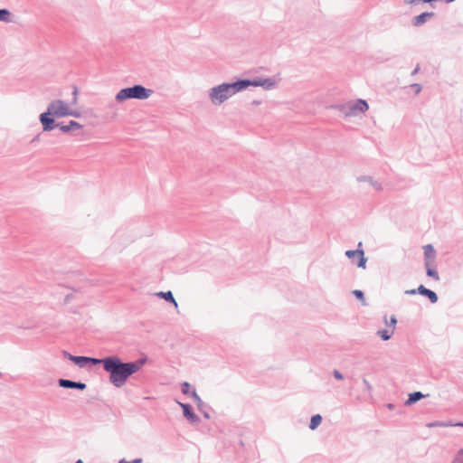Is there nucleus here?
Returning <instances> with one entry per match:
<instances>
[{"label":"nucleus","mask_w":463,"mask_h":463,"mask_svg":"<svg viewBox=\"0 0 463 463\" xmlns=\"http://www.w3.org/2000/svg\"><path fill=\"white\" fill-rule=\"evenodd\" d=\"M146 358L134 362L124 363L118 356H110L107 360L105 371L109 373V382L117 388L122 387L129 376L138 372L146 364Z\"/></svg>","instance_id":"nucleus-1"},{"label":"nucleus","mask_w":463,"mask_h":463,"mask_svg":"<svg viewBox=\"0 0 463 463\" xmlns=\"http://www.w3.org/2000/svg\"><path fill=\"white\" fill-rule=\"evenodd\" d=\"M69 106L61 99L52 100L47 107V110L39 116V120L43 126V131H52L56 128V118L68 117Z\"/></svg>","instance_id":"nucleus-2"},{"label":"nucleus","mask_w":463,"mask_h":463,"mask_svg":"<svg viewBox=\"0 0 463 463\" xmlns=\"http://www.w3.org/2000/svg\"><path fill=\"white\" fill-rule=\"evenodd\" d=\"M242 90H244L241 80L232 83L223 82L209 89L208 98L213 106H221L236 93Z\"/></svg>","instance_id":"nucleus-3"},{"label":"nucleus","mask_w":463,"mask_h":463,"mask_svg":"<svg viewBox=\"0 0 463 463\" xmlns=\"http://www.w3.org/2000/svg\"><path fill=\"white\" fill-rule=\"evenodd\" d=\"M154 90L140 84L120 90L115 96L117 102H123L127 99H147L152 96Z\"/></svg>","instance_id":"nucleus-4"},{"label":"nucleus","mask_w":463,"mask_h":463,"mask_svg":"<svg viewBox=\"0 0 463 463\" xmlns=\"http://www.w3.org/2000/svg\"><path fill=\"white\" fill-rule=\"evenodd\" d=\"M337 109L345 118H351L366 112L369 109V105L365 99H358L341 104Z\"/></svg>","instance_id":"nucleus-5"},{"label":"nucleus","mask_w":463,"mask_h":463,"mask_svg":"<svg viewBox=\"0 0 463 463\" xmlns=\"http://www.w3.org/2000/svg\"><path fill=\"white\" fill-rule=\"evenodd\" d=\"M243 90L250 86L262 87L264 90H270L277 87L278 80L275 78H256L253 80H241Z\"/></svg>","instance_id":"nucleus-6"},{"label":"nucleus","mask_w":463,"mask_h":463,"mask_svg":"<svg viewBox=\"0 0 463 463\" xmlns=\"http://www.w3.org/2000/svg\"><path fill=\"white\" fill-rule=\"evenodd\" d=\"M362 245V242H359L356 250H348L345 255L351 260L352 263H355L358 268L365 269L367 258L364 256Z\"/></svg>","instance_id":"nucleus-7"},{"label":"nucleus","mask_w":463,"mask_h":463,"mask_svg":"<svg viewBox=\"0 0 463 463\" xmlns=\"http://www.w3.org/2000/svg\"><path fill=\"white\" fill-rule=\"evenodd\" d=\"M406 295H415L420 294L429 298V300L434 304L438 301V295L433 291L423 285H420L417 288L414 289H408L404 292Z\"/></svg>","instance_id":"nucleus-8"},{"label":"nucleus","mask_w":463,"mask_h":463,"mask_svg":"<svg viewBox=\"0 0 463 463\" xmlns=\"http://www.w3.org/2000/svg\"><path fill=\"white\" fill-rule=\"evenodd\" d=\"M58 384L60 387L65 388V389H77V390L83 391L87 388V385L84 383L74 382V381L68 380V379H59Z\"/></svg>","instance_id":"nucleus-9"},{"label":"nucleus","mask_w":463,"mask_h":463,"mask_svg":"<svg viewBox=\"0 0 463 463\" xmlns=\"http://www.w3.org/2000/svg\"><path fill=\"white\" fill-rule=\"evenodd\" d=\"M183 409L184 416L192 423L199 421V417L194 412L193 408L188 403L178 402Z\"/></svg>","instance_id":"nucleus-10"},{"label":"nucleus","mask_w":463,"mask_h":463,"mask_svg":"<svg viewBox=\"0 0 463 463\" xmlns=\"http://www.w3.org/2000/svg\"><path fill=\"white\" fill-rule=\"evenodd\" d=\"M359 183H367L373 190L380 192L383 190V184L378 180L369 175H360L356 178Z\"/></svg>","instance_id":"nucleus-11"},{"label":"nucleus","mask_w":463,"mask_h":463,"mask_svg":"<svg viewBox=\"0 0 463 463\" xmlns=\"http://www.w3.org/2000/svg\"><path fill=\"white\" fill-rule=\"evenodd\" d=\"M62 355L64 358H67L70 361L73 362L75 364H77L80 368H83L88 364L87 356L72 355L71 354H70L67 351H62Z\"/></svg>","instance_id":"nucleus-12"},{"label":"nucleus","mask_w":463,"mask_h":463,"mask_svg":"<svg viewBox=\"0 0 463 463\" xmlns=\"http://www.w3.org/2000/svg\"><path fill=\"white\" fill-rule=\"evenodd\" d=\"M434 15V13L433 12H425V13H422L417 16L414 17L413 19V24L415 26H420L422 25L428 18H430Z\"/></svg>","instance_id":"nucleus-13"},{"label":"nucleus","mask_w":463,"mask_h":463,"mask_svg":"<svg viewBox=\"0 0 463 463\" xmlns=\"http://www.w3.org/2000/svg\"><path fill=\"white\" fill-rule=\"evenodd\" d=\"M191 394H192L193 398L194 399L199 411L203 413L204 418L210 419V414L207 411H203V408L205 407V404L202 401L200 396L197 394L196 391L194 390Z\"/></svg>","instance_id":"nucleus-14"},{"label":"nucleus","mask_w":463,"mask_h":463,"mask_svg":"<svg viewBox=\"0 0 463 463\" xmlns=\"http://www.w3.org/2000/svg\"><path fill=\"white\" fill-rule=\"evenodd\" d=\"M156 295L160 298H163L165 299V301L169 302V303H172L175 305V307H178V304L177 302L175 301V298H174V295L172 293V291H160V292H157L156 293Z\"/></svg>","instance_id":"nucleus-15"},{"label":"nucleus","mask_w":463,"mask_h":463,"mask_svg":"<svg viewBox=\"0 0 463 463\" xmlns=\"http://www.w3.org/2000/svg\"><path fill=\"white\" fill-rule=\"evenodd\" d=\"M424 397H425V395L420 392H411L409 394V397H408L407 401L405 402V405H407V406L412 405L413 403L417 402L418 401L421 400Z\"/></svg>","instance_id":"nucleus-16"},{"label":"nucleus","mask_w":463,"mask_h":463,"mask_svg":"<svg viewBox=\"0 0 463 463\" xmlns=\"http://www.w3.org/2000/svg\"><path fill=\"white\" fill-rule=\"evenodd\" d=\"M426 426L428 428H436V427H442V428H445V427H456L455 426V423L452 422L451 420L449 421H439V420H436V421H432V422H429L426 424Z\"/></svg>","instance_id":"nucleus-17"},{"label":"nucleus","mask_w":463,"mask_h":463,"mask_svg":"<svg viewBox=\"0 0 463 463\" xmlns=\"http://www.w3.org/2000/svg\"><path fill=\"white\" fill-rule=\"evenodd\" d=\"M424 250V257L426 260H434L436 256L435 250L431 244H427L423 247Z\"/></svg>","instance_id":"nucleus-18"},{"label":"nucleus","mask_w":463,"mask_h":463,"mask_svg":"<svg viewBox=\"0 0 463 463\" xmlns=\"http://www.w3.org/2000/svg\"><path fill=\"white\" fill-rule=\"evenodd\" d=\"M322 416L320 414H316L311 417L309 429L314 430H316L322 422Z\"/></svg>","instance_id":"nucleus-19"},{"label":"nucleus","mask_w":463,"mask_h":463,"mask_svg":"<svg viewBox=\"0 0 463 463\" xmlns=\"http://www.w3.org/2000/svg\"><path fill=\"white\" fill-rule=\"evenodd\" d=\"M109 359H110V356H108V357H105V358H101V359L92 358V357H88L87 356L88 364H91L93 365L102 364L104 370H105V365L107 364V360H109Z\"/></svg>","instance_id":"nucleus-20"},{"label":"nucleus","mask_w":463,"mask_h":463,"mask_svg":"<svg viewBox=\"0 0 463 463\" xmlns=\"http://www.w3.org/2000/svg\"><path fill=\"white\" fill-rule=\"evenodd\" d=\"M394 329L389 331L387 329H382L377 332V335H379L383 341L389 340L393 335Z\"/></svg>","instance_id":"nucleus-21"},{"label":"nucleus","mask_w":463,"mask_h":463,"mask_svg":"<svg viewBox=\"0 0 463 463\" xmlns=\"http://www.w3.org/2000/svg\"><path fill=\"white\" fill-rule=\"evenodd\" d=\"M11 13L8 9H0V21L5 23L11 22Z\"/></svg>","instance_id":"nucleus-22"},{"label":"nucleus","mask_w":463,"mask_h":463,"mask_svg":"<svg viewBox=\"0 0 463 463\" xmlns=\"http://www.w3.org/2000/svg\"><path fill=\"white\" fill-rule=\"evenodd\" d=\"M425 265H426V268H427V270H426L427 275L429 277L434 279L437 281L439 280V276L438 271L436 269H434L430 268L428 262H426Z\"/></svg>","instance_id":"nucleus-23"},{"label":"nucleus","mask_w":463,"mask_h":463,"mask_svg":"<svg viewBox=\"0 0 463 463\" xmlns=\"http://www.w3.org/2000/svg\"><path fill=\"white\" fill-rule=\"evenodd\" d=\"M452 463H463V449H459L454 455Z\"/></svg>","instance_id":"nucleus-24"},{"label":"nucleus","mask_w":463,"mask_h":463,"mask_svg":"<svg viewBox=\"0 0 463 463\" xmlns=\"http://www.w3.org/2000/svg\"><path fill=\"white\" fill-rule=\"evenodd\" d=\"M353 294H354V296L357 299H359L360 301H362V302H363V305H364V306L366 305V303H365V298H364V292H363L362 290H360V289H354V290L353 291Z\"/></svg>","instance_id":"nucleus-25"},{"label":"nucleus","mask_w":463,"mask_h":463,"mask_svg":"<svg viewBox=\"0 0 463 463\" xmlns=\"http://www.w3.org/2000/svg\"><path fill=\"white\" fill-rule=\"evenodd\" d=\"M56 125H58V126H56V128H58L63 133H69L71 131V128H70L69 124L64 125L62 123L56 122Z\"/></svg>","instance_id":"nucleus-26"},{"label":"nucleus","mask_w":463,"mask_h":463,"mask_svg":"<svg viewBox=\"0 0 463 463\" xmlns=\"http://www.w3.org/2000/svg\"><path fill=\"white\" fill-rule=\"evenodd\" d=\"M69 126L71 128V130H75V129H81L82 128V125H80L79 122L74 121V120H71L69 122Z\"/></svg>","instance_id":"nucleus-27"},{"label":"nucleus","mask_w":463,"mask_h":463,"mask_svg":"<svg viewBox=\"0 0 463 463\" xmlns=\"http://www.w3.org/2000/svg\"><path fill=\"white\" fill-rule=\"evenodd\" d=\"M384 322L386 323V325L394 327L397 324V318L395 317V316H392L390 321L387 322V317L385 316Z\"/></svg>","instance_id":"nucleus-28"},{"label":"nucleus","mask_w":463,"mask_h":463,"mask_svg":"<svg viewBox=\"0 0 463 463\" xmlns=\"http://www.w3.org/2000/svg\"><path fill=\"white\" fill-rule=\"evenodd\" d=\"M181 390L184 394H188L190 392V383L187 382L183 383Z\"/></svg>","instance_id":"nucleus-29"},{"label":"nucleus","mask_w":463,"mask_h":463,"mask_svg":"<svg viewBox=\"0 0 463 463\" xmlns=\"http://www.w3.org/2000/svg\"><path fill=\"white\" fill-rule=\"evenodd\" d=\"M143 462V459L141 458H135L133 460H127L125 458H122L120 460L118 461V463H142Z\"/></svg>","instance_id":"nucleus-30"},{"label":"nucleus","mask_w":463,"mask_h":463,"mask_svg":"<svg viewBox=\"0 0 463 463\" xmlns=\"http://www.w3.org/2000/svg\"><path fill=\"white\" fill-rule=\"evenodd\" d=\"M410 87L414 90L416 94L420 93V91L422 90L421 85L419 84V83H412V84L410 85Z\"/></svg>","instance_id":"nucleus-31"},{"label":"nucleus","mask_w":463,"mask_h":463,"mask_svg":"<svg viewBox=\"0 0 463 463\" xmlns=\"http://www.w3.org/2000/svg\"><path fill=\"white\" fill-rule=\"evenodd\" d=\"M333 376H334L336 380H339V381L344 380V375H343V373H342L340 371L336 370V369H335V370L333 371Z\"/></svg>","instance_id":"nucleus-32"},{"label":"nucleus","mask_w":463,"mask_h":463,"mask_svg":"<svg viewBox=\"0 0 463 463\" xmlns=\"http://www.w3.org/2000/svg\"><path fill=\"white\" fill-rule=\"evenodd\" d=\"M68 116H71V117H75V118H79L80 117V113L76 110H73V109H71L69 108V114Z\"/></svg>","instance_id":"nucleus-33"},{"label":"nucleus","mask_w":463,"mask_h":463,"mask_svg":"<svg viewBox=\"0 0 463 463\" xmlns=\"http://www.w3.org/2000/svg\"><path fill=\"white\" fill-rule=\"evenodd\" d=\"M77 94H78V89L76 87H74L73 91H72V95H73L72 103L73 104H75L77 102Z\"/></svg>","instance_id":"nucleus-34"},{"label":"nucleus","mask_w":463,"mask_h":463,"mask_svg":"<svg viewBox=\"0 0 463 463\" xmlns=\"http://www.w3.org/2000/svg\"><path fill=\"white\" fill-rule=\"evenodd\" d=\"M363 383L368 391L372 390V385L366 379H363Z\"/></svg>","instance_id":"nucleus-35"},{"label":"nucleus","mask_w":463,"mask_h":463,"mask_svg":"<svg viewBox=\"0 0 463 463\" xmlns=\"http://www.w3.org/2000/svg\"><path fill=\"white\" fill-rule=\"evenodd\" d=\"M420 71V65H417L416 68L411 71V75H416Z\"/></svg>","instance_id":"nucleus-36"},{"label":"nucleus","mask_w":463,"mask_h":463,"mask_svg":"<svg viewBox=\"0 0 463 463\" xmlns=\"http://www.w3.org/2000/svg\"><path fill=\"white\" fill-rule=\"evenodd\" d=\"M455 426L463 427V422H456Z\"/></svg>","instance_id":"nucleus-37"},{"label":"nucleus","mask_w":463,"mask_h":463,"mask_svg":"<svg viewBox=\"0 0 463 463\" xmlns=\"http://www.w3.org/2000/svg\"><path fill=\"white\" fill-rule=\"evenodd\" d=\"M75 463H84L81 459H78L75 461Z\"/></svg>","instance_id":"nucleus-38"},{"label":"nucleus","mask_w":463,"mask_h":463,"mask_svg":"<svg viewBox=\"0 0 463 463\" xmlns=\"http://www.w3.org/2000/svg\"><path fill=\"white\" fill-rule=\"evenodd\" d=\"M388 407H389L390 409H392V408L393 407V405H392V404H389V405H388Z\"/></svg>","instance_id":"nucleus-39"}]
</instances>
